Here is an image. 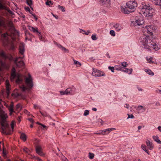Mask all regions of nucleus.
Masks as SVG:
<instances>
[{"instance_id": "nucleus-43", "label": "nucleus", "mask_w": 161, "mask_h": 161, "mask_svg": "<svg viewBox=\"0 0 161 161\" xmlns=\"http://www.w3.org/2000/svg\"><path fill=\"white\" fill-rule=\"evenodd\" d=\"M101 0V1L102 3L103 4H105L106 3H108L109 2V1H110V0Z\"/></svg>"}, {"instance_id": "nucleus-57", "label": "nucleus", "mask_w": 161, "mask_h": 161, "mask_svg": "<svg viewBox=\"0 0 161 161\" xmlns=\"http://www.w3.org/2000/svg\"><path fill=\"white\" fill-rule=\"evenodd\" d=\"M34 108H35V109L37 108H39V109L40 108L39 107H38V106H37V105H35V104H34Z\"/></svg>"}, {"instance_id": "nucleus-37", "label": "nucleus", "mask_w": 161, "mask_h": 161, "mask_svg": "<svg viewBox=\"0 0 161 161\" xmlns=\"http://www.w3.org/2000/svg\"><path fill=\"white\" fill-rule=\"evenodd\" d=\"M23 150L25 152L28 154H29L30 152V150L26 147H24L23 148Z\"/></svg>"}, {"instance_id": "nucleus-23", "label": "nucleus", "mask_w": 161, "mask_h": 161, "mask_svg": "<svg viewBox=\"0 0 161 161\" xmlns=\"http://www.w3.org/2000/svg\"><path fill=\"white\" fill-rule=\"evenodd\" d=\"M58 47L61 49L62 51H64L65 52L68 53L69 52V50L65 48L62 46L60 44L57 45Z\"/></svg>"}, {"instance_id": "nucleus-5", "label": "nucleus", "mask_w": 161, "mask_h": 161, "mask_svg": "<svg viewBox=\"0 0 161 161\" xmlns=\"http://www.w3.org/2000/svg\"><path fill=\"white\" fill-rule=\"evenodd\" d=\"M154 10L149 6L144 5L142 9V12L146 16H151L153 15Z\"/></svg>"}, {"instance_id": "nucleus-11", "label": "nucleus", "mask_w": 161, "mask_h": 161, "mask_svg": "<svg viewBox=\"0 0 161 161\" xmlns=\"http://www.w3.org/2000/svg\"><path fill=\"white\" fill-rule=\"evenodd\" d=\"M143 23V19L142 17L137 18L136 19L135 22L134 24L135 26L141 25Z\"/></svg>"}, {"instance_id": "nucleus-22", "label": "nucleus", "mask_w": 161, "mask_h": 161, "mask_svg": "<svg viewBox=\"0 0 161 161\" xmlns=\"http://www.w3.org/2000/svg\"><path fill=\"white\" fill-rule=\"evenodd\" d=\"M114 27L117 31H119L122 28L121 27L119 24H116L114 25Z\"/></svg>"}, {"instance_id": "nucleus-47", "label": "nucleus", "mask_w": 161, "mask_h": 161, "mask_svg": "<svg viewBox=\"0 0 161 161\" xmlns=\"http://www.w3.org/2000/svg\"><path fill=\"white\" fill-rule=\"evenodd\" d=\"M108 69L110 70L112 72H114V67L109 66L108 67Z\"/></svg>"}, {"instance_id": "nucleus-25", "label": "nucleus", "mask_w": 161, "mask_h": 161, "mask_svg": "<svg viewBox=\"0 0 161 161\" xmlns=\"http://www.w3.org/2000/svg\"><path fill=\"white\" fill-rule=\"evenodd\" d=\"M20 138L23 141L25 142L26 139V136L25 133H21L20 135Z\"/></svg>"}, {"instance_id": "nucleus-41", "label": "nucleus", "mask_w": 161, "mask_h": 161, "mask_svg": "<svg viewBox=\"0 0 161 161\" xmlns=\"http://www.w3.org/2000/svg\"><path fill=\"white\" fill-rule=\"evenodd\" d=\"M27 3L29 6H31L32 5V1L31 0H27Z\"/></svg>"}, {"instance_id": "nucleus-55", "label": "nucleus", "mask_w": 161, "mask_h": 161, "mask_svg": "<svg viewBox=\"0 0 161 161\" xmlns=\"http://www.w3.org/2000/svg\"><path fill=\"white\" fill-rule=\"evenodd\" d=\"M20 106H21V105L20 104H18L17 105H16V109H18L20 107Z\"/></svg>"}, {"instance_id": "nucleus-15", "label": "nucleus", "mask_w": 161, "mask_h": 161, "mask_svg": "<svg viewBox=\"0 0 161 161\" xmlns=\"http://www.w3.org/2000/svg\"><path fill=\"white\" fill-rule=\"evenodd\" d=\"M5 84L6 89L7 90V93L8 94H9L10 90V88H9V86L10 85L9 83V81L8 80H6L5 81Z\"/></svg>"}, {"instance_id": "nucleus-26", "label": "nucleus", "mask_w": 161, "mask_h": 161, "mask_svg": "<svg viewBox=\"0 0 161 161\" xmlns=\"http://www.w3.org/2000/svg\"><path fill=\"white\" fill-rule=\"evenodd\" d=\"M153 138L155 141L159 144H161V141L158 139V136H153Z\"/></svg>"}, {"instance_id": "nucleus-53", "label": "nucleus", "mask_w": 161, "mask_h": 161, "mask_svg": "<svg viewBox=\"0 0 161 161\" xmlns=\"http://www.w3.org/2000/svg\"><path fill=\"white\" fill-rule=\"evenodd\" d=\"M60 93L61 95H65V94L66 95V93L65 92V91H64V92L60 91Z\"/></svg>"}, {"instance_id": "nucleus-31", "label": "nucleus", "mask_w": 161, "mask_h": 161, "mask_svg": "<svg viewBox=\"0 0 161 161\" xmlns=\"http://www.w3.org/2000/svg\"><path fill=\"white\" fill-rule=\"evenodd\" d=\"M145 71L150 75H154L153 72L150 69H146Z\"/></svg>"}, {"instance_id": "nucleus-44", "label": "nucleus", "mask_w": 161, "mask_h": 161, "mask_svg": "<svg viewBox=\"0 0 161 161\" xmlns=\"http://www.w3.org/2000/svg\"><path fill=\"white\" fill-rule=\"evenodd\" d=\"M121 65L122 66L124 67H126L127 64L126 62H123L121 63Z\"/></svg>"}, {"instance_id": "nucleus-24", "label": "nucleus", "mask_w": 161, "mask_h": 161, "mask_svg": "<svg viewBox=\"0 0 161 161\" xmlns=\"http://www.w3.org/2000/svg\"><path fill=\"white\" fill-rule=\"evenodd\" d=\"M116 129L115 128H108L107 129H106L105 130H102V132H106L107 131H108V133H107V134H108L111 131L115 130Z\"/></svg>"}, {"instance_id": "nucleus-8", "label": "nucleus", "mask_w": 161, "mask_h": 161, "mask_svg": "<svg viewBox=\"0 0 161 161\" xmlns=\"http://www.w3.org/2000/svg\"><path fill=\"white\" fill-rule=\"evenodd\" d=\"M92 70L93 72L92 73V75L94 76H104L105 75V74L103 72L99 70L93 68Z\"/></svg>"}, {"instance_id": "nucleus-64", "label": "nucleus", "mask_w": 161, "mask_h": 161, "mask_svg": "<svg viewBox=\"0 0 161 161\" xmlns=\"http://www.w3.org/2000/svg\"><path fill=\"white\" fill-rule=\"evenodd\" d=\"M158 129L160 132H161V126H158Z\"/></svg>"}, {"instance_id": "nucleus-46", "label": "nucleus", "mask_w": 161, "mask_h": 161, "mask_svg": "<svg viewBox=\"0 0 161 161\" xmlns=\"http://www.w3.org/2000/svg\"><path fill=\"white\" fill-rule=\"evenodd\" d=\"M6 153L4 150V147H3V155L4 157H5L6 156Z\"/></svg>"}, {"instance_id": "nucleus-13", "label": "nucleus", "mask_w": 161, "mask_h": 161, "mask_svg": "<svg viewBox=\"0 0 161 161\" xmlns=\"http://www.w3.org/2000/svg\"><path fill=\"white\" fill-rule=\"evenodd\" d=\"M65 92L66 93V95H71L74 94V92L72 88L70 87L67 88L65 90Z\"/></svg>"}, {"instance_id": "nucleus-27", "label": "nucleus", "mask_w": 161, "mask_h": 161, "mask_svg": "<svg viewBox=\"0 0 161 161\" xmlns=\"http://www.w3.org/2000/svg\"><path fill=\"white\" fill-rule=\"evenodd\" d=\"M0 56L4 59H6L8 58V56L3 51H2L0 53Z\"/></svg>"}, {"instance_id": "nucleus-48", "label": "nucleus", "mask_w": 161, "mask_h": 161, "mask_svg": "<svg viewBox=\"0 0 161 161\" xmlns=\"http://www.w3.org/2000/svg\"><path fill=\"white\" fill-rule=\"evenodd\" d=\"M92 38L93 40H95L97 39L96 36L94 35H92Z\"/></svg>"}, {"instance_id": "nucleus-40", "label": "nucleus", "mask_w": 161, "mask_h": 161, "mask_svg": "<svg viewBox=\"0 0 161 161\" xmlns=\"http://www.w3.org/2000/svg\"><path fill=\"white\" fill-rule=\"evenodd\" d=\"M46 4L48 6H50V4H53V3L51 1L47 0L46 2Z\"/></svg>"}, {"instance_id": "nucleus-42", "label": "nucleus", "mask_w": 161, "mask_h": 161, "mask_svg": "<svg viewBox=\"0 0 161 161\" xmlns=\"http://www.w3.org/2000/svg\"><path fill=\"white\" fill-rule=\"evenodd\" d=\"M110 35L113 36H115V33L114 30H111L110 31Z\"/></svg>"}, {"instance_id": "nucleus-6", "label": "nucleus", "mask_w": 161, "mask_h": 161, "mask_svg": "<svg viewBox=\"0 0 161 161\" xmlns=\"http://www.w3.org/2000/svg\"><path fill=\"white\" fill-rule=\"evenodd\" d=\"M126 5L128 9L131 11V12H132L135 10L136 8L137 7V4L135 0H131L126 3Z\"/></svg>"}, {"instance_id": "nucleus-39", "label": "nucleus", "mask_w": 161, "mask_h": 161, "mask_svg": "<svg viewBox=\"0 0 161 161\" xmlns=\"http://www.w3.org/2000/svg\"><path fill=\"white\" fill-rule=\"evenodd\" d=\"M58 7L59 9H61L62 11L63 12H64L65 10V8L63 6H61L60 5H58Z\"/></svg>"}, {"instance_id": "nucleus-29", "label": "nucleus", "mask_w": 161, "mask_h": 161, "mask_svg": "<svg viewBox=\"0 0 161 161\" xmlns=\"http://www.w3.org/2000/svg\"><path fill=\"white\" fill-rule=\"evenodd\" d=\"M73 61L74 62V64L75 65L76 67H80L81 65V64L79 62L74 59H73Z\"/></svg>"}, {"instance_id": "nucleus-32", "label": "nucleus", "mask_w": 161, "mask_h": 161, "mask_svg": "<svg viewBox=\"0 0 161 161\" xmlns=\"http://www.w3.org/2000/svg\"><path fill=\"white\" fill-rule=\"evenodd\" d=\"M132 69H125V70H122L123 71L125 72L128 73V74H131Z\"/></svg>"}, {"instance_id": "nucleus-63", "label": "nucleus", "mask_w": 161, "mask_h": 161, "mask_svg": "<svg viewBox=\"0 0 161 161\" xmlns=\"http://www.w3.org/2000/svg\"><path fill=\"white\" fill-rule=\"evenodd\" d=\"M90 31H87L85 33L86 35H88L90 33Z\"/></svg>"}, {"instance_id": "nucleus-9", "label": "nucleus", "mask_w": 161, "mask_h": 161, "mask_svg": "<svg viewBox=\"0 0 161 161\" xmlns=\"http://www.w3.org/2000/svg\"><path fill=\"white\" fill-rule=\"evenodd\" d=\"M19 54L23 56L25 52V45L23 43H20L19 45Z\"/></svg>"}, {"instance_id": "nucleus-7", "label": "nucleus", "mask_w": 161, "mask_h": 161, "mask_svg": "<svg viewBox=\"0 0 161 161\" xmlns=\"http://www.w3.org/2000/svg\"><path fill=\"white\" fill-rule=\"evenodd\" d=\"M15 69L13 67L11 73V80H13L16 76H17V79L16 80L17 83H19L20 82L22 81V80L20 78V75L19 74H16L15 72Z\"/></svg>"}, {"instance_id": "nucleus-56", "label": "nucleus", "mask_w": 161, "mask_h": 161, "mask_svg": "<svg viewBox=\"0 0 161 161\" xmlns=\"http://www.w3.org/2000/svg\"><path fill=\"white\" fill-rule=\"evenodd\" d=\"M14 45H13V44H12L11 46V47L10 48V49L13 50L14 49Z\"/></svg>"}, {"instance_id": "nucleus-2", "label": "nucleus", "mask_w": 161, "mask_h": 161, "mask_svg": "<svg viewBox=\"0 0 161 161\" xmlns=\"http://www.w3.org/2000/svg\"><path fill=\"white\" fill-rule=\"evenodd\" d=\"M141 42L144 48L150 50L153 48L157 50L160 48L159 45L153 42L149 36H145L142 39Z\"/></svg>"}, {"instance_id": "nucleus-30", "label": "nucleus", "mask_w": 161, "mask_h": 161, "mask_svg": "<svg viewBox=\"0 0 161 161\" xmlns=\"http://www.w3.org/2000/svg\"><path fill=\"white\" fill-rule=\"evenodd\" d=\"M24 57V56H23L22 57H19L16 58L14 60V63L18 62L19 61H22V59Z\"/></svg>"}, {"instance_id": "nucleus-34", "label": "nucleus", "mask_w": 161, "mask_h": 161, "mask_svg": "<svg viewBox=\"0 0 161 161\" xmlns=\"http://www.w3.org/2000/svg\"><path fill=\"white\" fill-rule=\"evenodd\" d=\"M148 31V30L147 29V28H146L145 27L144 28L143 32L144 33V35H145L146 36H147V35H149Z\"/></svg>"}, {"instance_id": "nucleus-3", "label": "nucleus", "mask_w": 161, "mask_h": 161, "mask_svg": "<svg viewBox=\"0 0 161 161\" xmlns=\"http://www.w3.org/2000/svg\"><path fill=\"white\" fill-rule=\"evenodd\" d=\"M8 26L10 27L9 30V32L11 33L10 35L8 33H4L2 35V36L5 38L6 41L8 40V36H12L18 35V32L15 29L13 22L11 21H8Z\"/></svg>"}, {"instance_id": "nucleus-21", "label": "nucleus", "mask_w": 161, "mask_h": 161, "mask_svg": "<svg viewBox=\"0 0 161 161\" xmlns=\"http://www.w3.org/2000/svg\"><path fill=\"white\" fill-rule=\"evenodd\" d=\"M40 112L43 117H48V118L51 119V117L46 112H42L40 111Z\"/></svg>"}, {"instance_id": "nucleus-35", "label": "nucleus", "mask_w": 161, "mask_h": 161, "mask_svg": "<svg viewBox=\"0 0 161 161\" xmlns=\"http://www.w3.org/2000/svg\"><path fill=\"white\" fill-rule=\"evenodd\" d=\"M0 9H6V7L2 4L1 0H0Z\"/></svg>"}, {"instance_id": "nucleus-33", "label": "nucleus", "mask_w": 161, "mask_h": 161, "mask_svg": "<svg viewBox=\"0 0 161 161\" xmlns=\"http://www.w3.org/2000/svg\"><path fill=\"white\" fill-rule=\"evenodd\" d=\"M142 148L148 154H149L148 150L146 149V146L145 145H142L141 146Z\"/></svg>"}, {"instance_id": "nucleus-59", "label": "nucleus", "mask_w": 161, "mask_h": 161, "mask_svg": "<svg viewBox=\"0 0 161 161\" xmlns=\"http://www.w3.org/2000/svg\"><path fill=\"white\" fill-rule=\"evenodd\" d=\"M14 123H13V122H12L11 123V127L12 130L14 129Z\"/></svg>"}, {"instance_id": "nucleus-38", "label": "nucleus", "mask_w": 161, "mask_h": 161, "mask_svg": "<svg viewBox=\"0 0 161 161\" xmlns=\"http://www.w3.org/2000/svg\"><path fill=\"white\" fill-rule=\"evenodd\" d=\"M115 68L116 70H122V68L119 65H116L115 66Z\"/></svg>"}, {"instance_id": "nucleus-17", "label": "nucleus", "mask_w": 161, "mask_h": 161, "mask_svg": "<svg viewBox=\"0 0 161 161\" xmlns=\"http://www.w3.org/2000/svg\"><path fill=\"white\" fill-rule=\"evenodd\" d=\"M14 104L13 102H11L10 104V106L8 107V109L10 112V115H11L12 113L14 112Z\"/></svg>"}, {"instance_id": "nucleus-1", "label": "nucleus", "mask_w": 161, "mask_h": 161, "mask_svg": "<svg viewBox=\"0 0 161 161\" xmlns=\"http://www.w3.org/2000/svg\"><path fill=\"white\" fill-rule=\"evenodd\" d=\"M2 101V100L0 99V104ZM7 118L8 116L7 114L5 113L0 107V122L2 127V128H1V131L2 132L6 134H10V132H8V131L9 130L10 128L9 127V125L6 122V119Z\"/></svg>"}, {"instance_id": "nucleus-51", "label": "nucleus", "mask_w": 161, "mask_h": 161, "mask_svg": "<svg viewBox=\"0 0 161 161\" xmlns=\"http://www.w3.org/2000/svg\"><path fill=\"white\" fill-rule=\"evenodd\" d=\"M62 161H68V159L64 156H63L62 158Z\"/></svg>"}, {"instance_id": "nucleus-54", "label": "nucleus", "mask_w": 161, "mask_h": 161, "mask_svg": "<svg viewBox=\"0 0 161 161\" xmlns=\"http://www.w3.org/2000/svg\"><path fill=\"white\" fill-rule=\"evenodd\" d=\"M28 120L31 122L32 124L34 122V120L33 119L31 118H30L28 119Z\"/></svg>"}, {"instance_id": "nucleus-12", "label": "nucleus", "mask_w": 161, "mask_h": 161, "mask_svg": "<svg viewBox=\"0 0 161 161\" xmlns=\"http://www.w3.org/2000/svg\"><path fill=\"white\" fill-rule=\"evenodd\" d=\"M36 151L37 153L41 156H43L44 154L42 152L41 148L39 146H37L36 147Z\"/></svg>"}, {"instance_id": "nucleus-18", "label": "nucleus", "mask_w": 161, "mask_h": 161, "mask_svg": "<svg viewBox=\"0 0 161 161\" xmlns=\"http://www.w3.org/2000/svg\"><path fill=\"white\" fill-rule=\"evenodd\" d=\"M145 27L146 28H147V30H148L149 31V35H152L153 28L152 25H149L148 26H147Z\"/></svg>"}, {"instance_id": "nucleus-16", "label": "nucleus", "mask_w": 161, "mask_h": 161, "mask_svg": "<svg viewBox=\"0 0 161 161\" xmlns=\"http://www.w3.org/2000/svg\"><path fill=\"white\" fill-rule=\"evenodd\" d=\"M146 143L147 145L150 150H151L153 149V146L152 142H150L148 140H147L146 141Z\"/></svg>"}, {"instance_id": "nucleus-10", "label": "nucleus", "mask_w": 161, "mask_h": 161, "mask_svg": "<svg viewBox=\"0 0 161 161\" xmlns=\"http://www.w3.org/2000/svg\"><path fill=\"white\" fill-rule=\"evenodd\" d=\"M121 11L123 13L125 14H128L131 13V11L128 9L127 6L126 7L125 6H121Z\"/></svg>"}, {"instance_id": "nucleus-61", "label": "nucleus", "mask_w": 161, "mask_h": 161, "mask_svg": "<svg viewBox=\"0 0 161 161\" xmlns=\"http://www.w3.org/2000/svg\"><path fill=\"white\" fill-rule=\"evenodd\" d=\"M125 105H126V106H125V108H128L129 107V105L127 104H126Z\"/></svg>"}, {"instance_id": "nucleus-60", "label": "nucleus", "mask_w": 161, "mask_h": 161, "mask_svg": "<svg viewBox=\"0 0 161 161\" xmlns=\"http://www.w3.org/2000/svg\"><path fill=\"white\" fill-rule=\"evenodd\" d=\"M38 35L39 37V38L40 40H41L42 38V36L41 35V34H38Z\"/></svg>"}, {"instance_id": "nucleus-19", "label": "nucleus", "mask_w": 161, "mask_h": 161, "mask_svg": "<svg viewBox=\"0 0 161 161\" xmlns=\"http://www.w3.org/2000/svg\"><path fill=\"white\" fill-rule=\"evenodd\" d=\"M0 26H3L4 28H6L7 26L4 19L0 18Z\"/></svg>"}, {"instance_id": "nucleus-36", "label": "nucleus", "mask_w": 161, "mask_h": 161, "mask_svg": "<svg viewBox=\"0 0 161 161\" xmlns=\"http://www.w3.org/2000/svg\"><path fill=\"white\" fill-rule=\"evenodd\" d=\"M94 156V153H89V157L91 159H92Z\"/></svg>"}, {"instance_id": "nucleus-45", "label": "nucleus", "mask_w": 161, "mask_h": 161, "mask_svg": "<svg viewBox=\"0 0 161 161\" xmlns=\"http://www.w3.org/2000/svg\"><path fill=\"white\" fill-rule=\"evenodd\" d=\"M127 115L128 116L127 119L129 118L133 119L134 118V116L132 114H127Z\"/></svg>"}, {"instance_id": "nucleus-50", "label": "nucleus", "mask_w": 161, "mask_h": 161, "mask_svg": "<svg viewBox=\"0 0 161 161\" xmlns=\"http://www.w3.org/2000/svg\"><path fill=\"white\" fill-rule=\"evenodd\" d=\"M143 108V107L142 106L140 105L138 106L137 110L139 111H140Z\"/></svg>"}, {"instance_id": "nucleus-14", "label": "nucleus", "mask_w": 161, "mask_h": 161, "mask_svg": "<svg viewBox=\"0 0 161 161\" xmlns=\"http://www.w3.org/2000/svg\"><path fill=\"white\" fill-rule=\"evenodd\" d=\"M29 29L31 31L33 32H36L38 34H40V32H39L37 28H34L33 27L29 26Z\"/></svg>"}, {"instance_id": "nucleus-49", "label": "nucleus", "mask_w": 161, "mask_h": 161, "mask_svg": "<svg viewBox=\"0 0 161 161\" xmlns=\"http://www.w3.org/2000/svg\"><path fill=\"white\" fill-rule=\"evenodd\" d=\"M89 111L88 110H86L84 114V115L86 116L89 114Z\"/></svg>"}, {"instance_id": "nucleus-62", "label": "nucleus", "mask_w": 161, "mask_h": 161, "mask_svg": "<svg viewBox=\"0 0 161 161\" xmlns=\"http://www.w3.org/2000/svg\"><path fill=\"white\" fill-rule=\"evenodd\" d=\"M137 89L139 91H142V89L140 87H138Z\"/></svg>"}, {"instance_id": "nucleus-20", "label": "nucleus", "mask_w": 161, "mask_h": 161, "mask_svg": "<svg viewBox=\"0 0 161 161\" xmlns=\"http://www.w3.org/2000/svg\"><path fill=\"white\" fill-rule=\"evenodd\" d=\"M17 66L19 67H21L24 66V63L23 60L21 61H19V62H17V63H15Z\"/></svg>"}, {"instance_id": "nucleus-28", "label": "nucleus", "mask_w": 161, "mask_h": 161, "mask_svg": "<svg viewBox=\"0 0 161 161\" xmlns=\"http://www.w3.org/2000/svg\"><path fill=\"white\" fill-rule=\"evenodd\" d=\"M146 59L148 61V62L149 64H153L154 63V62L152 61V59H153V58L152 57H150L148 58V57H146Z\"/></svg>"}, {"instance_id": "nucleus-58", "label": "nucleus", "mask_w": 161, "mask_h": 161, "mask_svg": "<svg viewBox=\"0 0 161 161\" xmlns=\"http://www.w3.org/2000/svg\"><path fill=\"white\" fill-rule=\"evenodd\" d=\"M8 12H9L11 14H13V12L11 10H10V9H8Z\"/></svg>"}, {"instance_id": "nucleus-52", "label": "nucleus", "mask_w": 161, "mask_h": 161, "mask_svg": "<svg viewBox=\"0 0 161 161\" xmlns=\"http://www.w3.org/2000/svg\"><path fill=\"white\" fill-rule=\"evenodd\" d=\"M25 9L26 10L29 11L30 14H31V12L30 9L29 7H26L25 8Z\"/></svg>"}, {"instance_id": "nucleus-4", "label": "nucleus", "mask_w": 161, "mask_h": 161, "mask_svg": "<svg viewBox=\"0 0 161 161\" xmlns=\"http://www.w3.org/2000/svg\"><path fill=\"white\" fill-rule=\"evenodd\" d=\"M25 82L26 86L23 85L20 87L22 92H25L26 91H29L33 86L32 79L30 74L28 75V77L25 78Z\"/></svg>"}]
</instances>
